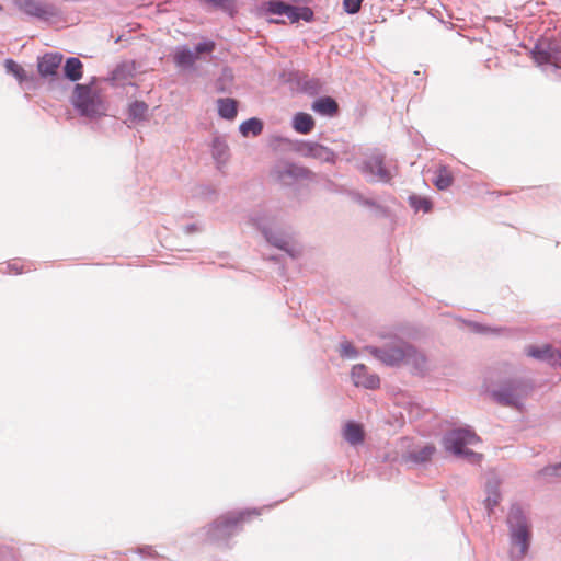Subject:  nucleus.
<instances>
[{
	"label": "nucleus",
	"instance_id": "1",
	"mask_svg": "<svg viewBox=\"0 0 561 561\" xmlns=\"http://www.w3.org/2000/svg\"><path fill=\"white\" fill-rule=\"evenodd\" d=\"M494 370L502 376L496 381L490 377V381L494 386L490 390L492 400L502 407L522 411L523 399L526 396V377L507 363L500 364Z\"/></svg>",
	"mask_w": 561,
	"mask_h": 561
},
{
	"label": "nucleus",
	"instance_id": "2",
	"mask_svg": "<svg viewBox=\"0 0 561 561\" xmlns=\"http://www.w3.org/2000/svg\"><path fill=\"white\" fill-rule=\"evenodd\" d=\"M256 508H244L220 515L203 528L205 539L218 546H227L229 539L239 531V526L251 516L259 515Z\"/></svg>",
	"mask_w": 561,
	"mask_h": 561
},
{
	"label": "nucleus",
	"instance_id": "3",
	"mask_svg": "<svg viewBox=\"0 0 561 561\" xmlns=\"http://www.w3.org/2000/svg\"><path fill=\"white\" fill-rule=\"evenodd\" d=\"M528 57L550 79L561 81V33L558 37L538 38Z\"/></svg>",
	"mask_w": 561,
	"mask_h": 561
},
{
	"label": "nucleus",
	"instance_id": "4",
	"mask_svg": "<svg viewBox=\"0 0 561 561\" xmlns=\"http://www.w3.org/2000/svg\"><path fill=\"white\" fill-rule=\"evenodd\" d=\"M69 102L80 117L99 121L107 115L108 107L100 90L90 85L76 83Z\"/></svg>",
	"mask_w": 561,
	"mask_h": 561
},
{
	"label": "nucleus",
	"instance_id": "5",
	"mask_svg": "<svg viewBox=\"0 0 561 561\" xmlns=\"http://www.w3.org/2000/svg\"><path fill=\"white\" fill-rule=\"evenodd\" d=\"M276 216L271 213L259 211L250 216L249 222L262 233L270 245L284 251L289 257L296 259L299 252L290 247L282 230L274 229L276 226Z\"/></svg>",
	"mask_w": 561,
	"mask_h": 561
},
{
	"label": "nucleus",
	"instance_id": "6",
	"mask_svg": "<svg viewBox=\"0 0 561 561\" xmlns=\"http://www.w3.org/2000/svg\"><path fill=\"white\" fill-rule=\"evenodd\" d=\"M506 524L510 529V559L522 561L526 556V514L518 503L511 505Z\"/></svg>",
	"mask_w": 561,
	"mask_h": 561
},
{
	"label": "nucleus",
	"instance_id": "7",
	"mask_svg": "<svg viewBox=\"0 0 561 561\" xmlns=\"http://www.w3.org/2000/svg\"><path fill=\"white\" fill-rule=\"evenodd\" d=\"M13 5L30 19L43 23H51L53 20H60L62 11L51 2L39 0H12Z\"/></svg>",
	"mask_w": 561,
	"mask_h": 561
},
{
	"label": "nucleus",
	"instance_id": "8",
	"mask_svg": "<svg viewBox=\"0 0 561 561\" xmlns=\"http://www.w3.org/2000/svg\"><path fill=\"white\" fill-rule=\"evenodd\" d=\"M385 160L386 154L376 149L371 154L366 156L362 160L358 170L369 183H390L392 173L386 167Z\"/></svg>",
	"mask_w": 561,
	"mask_h": 561
},
{
	"label": "nucleus",
	"instance_id": "9",
	"mask_svg": "<svg viewBox=\"0 0 561 561\" xmlns=\"http://www.w3.org/2000/svg\"><path fill=\"white\" fill-rule=\"evenodd\" d=\"M62 58L60 53H46L37 59V72L42 79L48 80L50 90L62 85V78L59 73Z\"/></svg>",
	"mask_w": 561,
	"mask_h": 561
},
{
	"label": "nucleus",
	"instance_id": "10",
	"mask_svg": "<svg viewBox=\"0 0 561 561\" xmlns=\"http://www.w3.org/2000/svg\"><path fill=\"white\" fill-rule=\"evenodd\" d=\"M480 440V437L470 426L453 428L446 432L442 438L445 450L453 455L467 448L468 445L478 444Z\"/></svg>",
	"mask_w": 561,
	"mask_h": 561
},
{
	"label": "nucleus",
	"instance_id": "11",
	"mask_svg": "<svg viewBox=\"0 0 561 561\" xmlns=\"http://www.w3.org/2000/svg\"><path fill=\"white\" fill-rule=\"evenodd\" d=\"M407 342L385 344L382 346L368 345L366 350L369 354L389 367L399 366L407 357Z\"/></svg>",
	"mask_w": 561,
	"mask_h": 561
},
{
	"label": "nucleus",
	"instance_id": "12",
	"mask_svg": "<svg viewBox=\"0 0 561 561\" xmlns=\"http://www.w3.org/2000/svg\"><path fill=\"white\" fill-rule=\"evenodd\" d=\"M293 148L301 157L317 159L320 162L335 164L337 160V153L333 149L317 141L296 140Z\"/></svg>",
	"mask_w": 561,
	"mask_h": 561
},
{
	"label": "nucleus",
	"instance_id": "13",
	"mask_svg": "<svg viewBox=\"0 0 561 561\" xmlns=\"http://www.w3.org/2000/svg\"><path fill=\"white\" fill-rule=\"evenodd\" d=\"M528 357L561 369V351L550 343L528 345Z\"/></svg>",
	"mask_w": 561,
	"mask_h": 561
},
{
	"label": "nucleus",
	"instance_id": "14",
	"mask_svg": "<svg viewBox=\"0 0 561 561\" xmlns=\"http://www.w3.org/2000/svg\"><path fill=\"white\" fill-rule=\"evenodd\" d=\"M501 484L502 479L496 473H491L488 476L484 484V492L486 496L483 501L488 517H491L495 507L502 500Z\"/></svg>",
	"mask_w": 561,
	"mask_h": 561
},
{
	"label": "nucleus",
	"instance_id": "15",
	"mask_svg": "<svg viewBox=\"0 0 561 561\" xmlns=\"http://www.w3.org/2000/svg\"><path fill=\"white\" fill-rule=\"evenodd\" d=\"M351 377L354 385L365 389L374 390L380 387V378L377 374H370L364 364H356L352 367Z\"/></svg>",
	"mask_w": 561,
	"mask_h": 561
},
{
	"label": "nucleus",
	"instance_id": "16",
	"mask_svg": "<svg viewBox=\"0 0 561 561\" xmlns=\"http://www.w3.org/2000/svg\"><path fill=\"white\" fill-rule=\"evenodd\" d=\"M311 110L322 117H336L340 114L337 101L330 95H318L311 103Z\"/></svg>",
	"mask_w": 561,
	"mask_h": 561
},
{
	"label": "nucleus",
	"instance_id": "17",
	"mask_svg": "<svg viewBox=\"0 0 561 561\" xmlns=\"http://www.w3.org/2000/svg\"><path fill=\"white\" fill-rule=\"evenodd\" d=\"M436 453L433 444H426L417 450H410L401 456V462L404 465L412 463L415 466L425 465L430 462Z\"/></svg>",
	"mask_w": 561,
	"mask_h": 561
},
{
	"label": "nucleus",
	"instance_id": "18",
	"mask_svg": "<svg viewBox=\"0 0 561 561\" xmlns=\"http://www.w3.org/2000/svg\"><path fill=\"white\" fill-rule=\"evenodd\" d=\"M201 7L206 11H219L230 19L238 14L237 0H198Z\"/></svg>",
	"mask_w": 561,
	"mask_h": 561
},
{
	"label": "nucleus",
	"instance_id": "19",
	"mask_svg": "<svg viewBox=\"0 0 561 561\" xmlns=\"http://www.w3.org/2000/svg\"><path fill=\"white\" fill-rule=\"evenodd\" d=\"M407 357L404 364L410 365L414 373L419 375H425L427 371V357L424 353L416 350L415 346L408 343L407 345Z\"/></svg>",
	"mask_w": 561,
	"mask_h": 561
},
{
	"label": "nucleus",
	"instance_id": "20",
	"mask_svg": "<svg viewBox=\"0 0 561 561\" xmlns=\"http://www.w3.org/2000/svg\"><path fill=\"white\" fill-rule=\"evenodd\" d=\"M83 76V64L78 57H67L62 66V81L79 83Z\"/></svg>",
	"mask_w": 561,
	"mask_h": 561
},
{
	"label": "nucleus",
	"instance_id": "21",
	"mask_svg": "<svg viewBox=\"0 0 561 561\" xmlns=\"http://www.w3.org/2000/svg\"><path fill=\"white\" fill-rule=\"evenodd\" d=\"M210 153L217 169H221L229 159V146L221 136L214 137L210 145Z\"/></svg>",
	"mask_w": 561,
	"mask_h": 561
},
{
	"label": "nucleus",
	"instance_id": "22",
	"mask_svg": "<svg viewBox=\"0 0 561 561\" xmlns=\"http://www.w3.org/2000/svg\"><path fill=\"white\" fill-rule=\"evenodd\" d=\"M285 176L291 178L294 180H310L313 176V172L304 165H299L295 162H287L282 170L277 171L278 180H283Z\"/></svg>",
	"mask_w": 561,
	"mask_h": 561
},
{
	"label": "nucleus",
	"instance_id": "23",
	"mask_svg": "<svg viewBox=\"0 0 561 561\" xmlns=\"http://www.w3.org/2000/svg\"><path fill=\"white\" fill-rule=\"evenodd\" d=\"M286 18L291 24L304 21L306 23H312L316 20L314 12L307 4L305 5H293L289 4L287 9Z\"/></svg>",
	"mask_w": 561,
	"mask_h": 561
},
{
	"label": "nucleus",
	"instance_id": "24",
	"mask_svg": "<svg viewBox=\"0 0 561 561\" xmlns=\"http://www.w3.org/2000/svg\"><path fill=\"white\" fill-rule=\"evenodd\" d=\"M343 437L352 446H357L364 443L365 432L360 423L350 420L343 427Z\"/></svg>",
	"mask_w": 561,
	"mask_h": 561
},
{
	"label": "nucleus",
	"instance_id": "25",
	"mask_svg": "<svg viewBox=\"0 0 561 561\" xmlns=\"http://www.w3.org/2000/svg\"><path fill=\"white\" fill-rule=\"evenodd\" d=\"M288 5H289V3H286L282 0L262 1L256 7V14L259 16H265L268 14L286 16Z\"/></svg>",
	"mask_w": 561,
	"mask_h": 561
},
{
	"label": "nucleus",
	"instance_id": "26",
	"mask_svg": "<svg viewBox=\"0 0 561 561\" xmlns=\"http://www.w3.org/2000/svg\"><path fill=\"white\" fill-rule=\"evenodd\" d=\"M173 60L179 68L192 69L197 60V55L187 45H182L176 47Z\"/></svg>",
	"mask_w": 561,
	"mask_h": 561
},
{
	"label": "nucleus",
	"instance_id": "27",
	"mask_svg": "<svg viewBox=\"0 0 561 561\" xmlns=\"http://www.w3.org/2000/svg\"><path fill=\"white\" fill-rule=\"evenodd\" d=\"M218 116L226 121H234L238 115L239 101L233 98H220L216 101Z\"/></svg>",
	"mask_w": 561,
	"mask_h": 561
},
{
	"label": "nucleus",
	"instance_id": "28",
	"mask_svg": "<svg viewBox=\"0 0 561 561\" xmlns=\"http://www.w3.org/2000/svg\"><path fill=\"white\" fill-rule=\"evenodd\" d=\"M316 126V121L311 114L306 112H297L291 118L293 129L301 135L310 134Z\"/></svg>",
	"mask_w": 561,
	"mask_h": 561
},
{
	"label": "nucleus",
	"instance_id": "29",
	"mask_svg": "<svg viewBox=\"0 0 561 561\" xmlns=\"http://www.w3.org/2000/svg\"><path fill=\"white\" fill-rule=\"evenodd\" d=\"M299 91L309 96H318L322 90V82L319 78H309L307 75L300 72L298 82L296 83Z\"/></svg>",
	"mask_w": 561,
	"mask_h": 561
},
{
	"label": "nucleus",
	"instance_id": "30",
	"mask_svg": "<svg viewBox=\"0 0 561 561\" xmlns=\"http://www.w3.org/2000/svg\"><path fill=\"white\" fill-rule=\"evenodd\" d=\"M149 105L145 101L135 100L127 108L128 119L133 123H141L148 119Z\"/></svg>",
	"mask_w": 561,
	"mask_h": 561
},
{
	"label": "nucleus",
	"instance_id": "31",
	"mask_svg": "<svg viewBox=\"0 0 561 561\" xmlns=\"http://www.w3.org/2000/svg\"><path fill=\"white\" fill-rule=\"evenodd\" d=\"M238 129L239 133L245 138L257 137L264 129V122L261 118L253 116L243 121L239 125Z\"/></svg>",
	"mask_w": 561,
	"mask_h": 561
},
{
	"label": "nucleus",
	"instance_id": "32",
	"mask_svg": "<svg viewBox=\"0 0 561 561\" xmlns=\"http://www.w3.org/2000/svg\"><path fill=\"white\" fill-rule=\"evenodd\" d=\"M454 183V175L447 165H439L435 172L433 184L438 191H446Z\"/></svg>",
	"mask_w": 561,
	"mask_h": 561
},
{
	"label": "nucleus",
	"instance_id": "33",
	"mask_svg": "<svg viewBox=\"0 0 561 561\" xmlns=\"http://www.w3.org/2000/svg\"><path fill=\"white\" fill-rule=\"evenodd\" d=\"M409 206L415 211H423L424 214H428L433 210L434 203L430 197L422 196L419 194H411L408 197Z\"/></svg>",
	"mask_w": 561,
	"mask_h": 561
},
{
	"label": "nucleus",
	"instance_id": "34",
	"mask_svg": "<svg viewBox=\"0 0 561 561\" xmlns=\"http://www.w3.org/2000/svg\"><path fill=\"white\" fill-rule=\"evenodd\" d=\"M4 68L7 73L14 77L19 83H24L32 79V77L27 75L25 69L12 58H7L4 60Z\"/></svg>",
	"mask_w": 561,
	"mask_h": 561
},
{
	"label": "nucleus",
	"instance_id": "35",
	"mask_svg": "<svg viewBox=\"0 0 561 561\" xmlns=\"http://www.w3.org/2000/svg\"><path fill=\"white\" fill-rule=\"evenodd\" d=\"M134 62H121L111 72V80L119 81L134 77Z\"/></svg>",
	"mask_w": 561,
	"mask_h": 561
},
{
	"label": "nucleus",
	"instance_id": "36",
	"mask_svg": "<svg viewBox=\"0 0 561 561\" xmlns=\"http://www.w3.org/2000/svg\"><path fill=\"white\" fill-rule=\"evenodd\" d=\"M463 323L476 334H499L501 328L490 327L477 321L463 320Z\"/></svg>",
	"mask_w": 561,
	"mask_h": 561
},
{
	"label": "nucleus",
	"instance_id": "37",
	"mask_svg": "<svg viewBox=\"0 0 561 561\" xmlns=\"http://www.w3.org/2000/svg\"><path fill=\"white\" fill-rule=\"evenodd\" d=\"M454 456H456L458 458L466 459L468 462H470L472 465L480 463V461L483 458L482 454L477 453L468 447L459 450V453H456Z\"/></svg>",
	"mask_w": 561,
	"mask_h": 561
},
{
	"label": "nucleus",
	"instance_id": "38",
	"mask_svg": "<svg viewBox=\"0 0 561 561\" xmlns=\"http://www.w3.org/2000/svg\"><path fill=\"white\" fill-rule=\"evenodd\" d=\"M359 355L358 350L351 342H342L340 344V356L347 359H355Z\"/></svg>",
	"mask_w": 561,
	"mask_h": 561
},
{
	"label": "nucleus",
	"instance_id": "39",
	"mask_svg": "<svg viewBox=\"0 0 561 561\" xmlns=\"http://www.w3.org/2000/svg\"><path fill=\"white\" fill-rule=\"evenodd\" d=\"M216 47V43L213 41V39H203L201 42H198L197 44H195L194 46V50L195 54H201V53H213L214 49Z\"/></svg>",
	"mask_w": 561,
	"mask_h": 561
},
{
	"label": "nucleus",
	"instance_id": "40",
	"mask_svg": "<svg viewBox=\"0 0 561 561\" xmlns=\"http://www.w3.org/2000/svg\"><path fill=\"white\" fill-rule=\"evenodd\" d=\"M364 0H343L342 7L347 14H356L359 12Z\"/></svg>",
	"mask_w": 561,
	"mask_h": 561
},
{
	"label": "nucleus",
	"instance_id": "41",
	"mask_svg": "<svg viewBox=\"0 0 561 561\" xmlns=\"http://www.w3.org/2000/svg\"><path fill=\"white\" fill-rule=\"evenodd\" d=\"M350 196L353 198L354 202H356L357 204L364 206V207H368L370 209H373V207L375 206V203L376 201L373 199V198H368V197H365L362 193L359 192H355V191H352L350 192Z\"/></svg>",
	"mask_w": 561,
	"mask_h": 561
},
{
	"label": "nucleus",
	"instance_id": "42",
	"mask_svg": "<svg viewBox=\"0 0 561 561\" xmlns=\"http://www.w3.org/2000/svg\"><path fill=\"white\" fill-rule=\"evenodd\" d=\"M224 78H227L230 81L233 79V76H232V72H231L230 68H224L221 77L218 78L217 81H216L215 89H216V91L218 93H226L227 92V89L225 88V85L222 83Z\"/></svg>",
	"mask_w": 561,
	"mask_h": 561
},
{
	"label": "nucleus",
	"instance_id": "43",
	"mask_svg": "<svg viewBox=\"0 0 561 561\" xmlns=\"http://www.w3.org/2000/svg\"><path fill=\"white\" fill-rule=\"evenodd\" d=\"M300 77V71L298 70H289V71H282L279 73V79L285 83H297Z\"/></svg>",
	"mask_w": 561,
	"mask_h": 561
},
{
	"label": "nucleus",
	"instance_id": "44",
	"mask_svg": "<svg viewBox=\"0 0 561 561\" xmlns=\"http://www.w3.org/2000/svg\"><path fill=\"white\" fill-rule=\"evenodd\" d=\"M373 213L378 218H389L391 216V210L388 206L381 205L379 203H375L373 207Z\"/></svg>",
	"mask_w": 561,
	"mask_h": 561
},
{
	"label": "nucleus",
	"instance_id": "45",
	"mask_svg": "<svg viewBox=\"0 0 561 561\" xmlns=\"http://www.w3.org/2000/svg\"><path fill=\"white\" fill-rule=\"evenodd\" d=\"M548 186H528V197H535L536 195L543 196L548 194Z\"/></svg>",
	"mask_w": 561,
	"mask_h": 561
},
{
	"label": "nucleus",
	"instance_id": "46",
	"mask_svg": "<svg viewBox=\"0 0 561 561\" xmlns=\"http://www.w3.org/2000/svg\"><path fill=\"white\" fill-rule=\"evenodd\" d=\"M545 473L548 476L561 477V461L546 467Z\"/></svg>",
	"mask_w": 561,
	"mask_h": 561
},
{
	"label": "nucleus",
	"instance_id": "47",
	"mask_svg": "<svg viewBox=\"0 0 561 561\" xmlns=\"http://www.w3.org/2000/svg\"><path fill=\"white\" fill-rule=\"evenodd\" d=\"M136 551L141 557H156V554H157L151 546L138 547Z\"/></svg>",
	"mask_w": 561,
	"mask_h": 561
},
{
	"label": "nucleus",
	"instance_id": "48",
	"mask_svg": "<svg viewBox=\"0 0 561 561\" xmlns=\"http://www.w3.org/2000/svg\"><path fill=\"white\" fill-rule=\"evenodd\" d=\"M519 53L516 49H510L508 50V59L511 62H513L515 66H522L519 61Z\"/></svg>",
	"mask_w": 561,
	"mask_h": 561
},
{
	"label": "nucleus",
	"instance_id": "49",
	"mask_svg": "<svg viewBox=\"0 0 561 561\" xmlns=\"http://www.w3.org/2000/svg\"><path fill=\"white\" fill-rule=\"evenodd\" d=\"M201 193L205 196H213L217 194L216 190L210 185H202Z\"/></svg>",
	"mask_w": 561,
	"mask_h": 561
},
{
	"label": "nucleus",
	"instance_id": "50",
	"mask_svg": "<svg viewBox=\"0 0 561 561\" xmlns=\"http://www.w3.org/2000/svg\"><path fill=\"white\" fill-rule=\"evenodd\" d=\"M7 270L9 273H13V274L22 273V266H20L18 263H8Z\"/></svg>",
	"mask_w": 561,
	"mask_h": 561
},
{
	"label": "nucleus",
	"instance_id": "51",
	"mask_svg": "<svg viewBox=\"0 0 561 561\" xmlns=\"http://www.w3.org/2000/svg\"><path fill=\"white\" fill-rule=\"evenodd\" d=\"M183 231L186 234H192L194 232L199 231V228H198V226L196 224H187L186 226H184Z\"/></svg>",
	"mask_w": 561,
	"mask_h": 561
},
{
	"label": "nucleus",
	"instance_id": "52",
	"mask_svg": "<svg viewBox=\"0 0 561 561\" xmlns=\"http://www.w3.org/2000/svg\"><path fill=\"white\" fill-rule=\"evenodd\" d=\"M98 80H99L98 77H91L90 80L88 82H85L84 84L90 85L91 89H98L96 88Z\"/></svg>",
	"mask_w": 561,
	"mask_h": 561
},
{
	"label": "nucleus",
	"instance_id": "53",
	"mask_svg": "<svg viewBox=\"0 0 561 561\" xmlns=\"http://www.w3.org/2000/svg\"><path fill=\"white\" fill-rule=\"evenodd\" d=\"M268 22L274 23V24H284L285 23V21L280 20V19H270Z\"/></svg>",
	"mask_w": 561,
	"mask_h": 561
},
{
	"label": "nucleus",
	"instance_id": "54",
	"mask_svg": "<svg viewBox=\"0 0 561 561\" xmlns=\"http://www.w3.org/2000/svg\"><path fill=\"white\" fill-rule=\"evenodd\" d=\"M293 2H296V3H304V4H308L311 2V0H291Z\"/></svg>",
	"mask_w": 561,
	"mask_h": 561
},
{
	"label": "nucleus",
	"instance_id": "55",
	"mask_svg": "<svg viewBox=\"0 0 561 561\" xmlns=\"http://www.w3.org/2000/svg\"><path fill=\"white\" fill-rule=\"evenodd\" d=\"M527 387H528V392L530 390H533V388L535 387L534 382L528 378V383H527Z\"/></svg>",
	"mask_w": 561,
	"mask_h": 561
},
{
	"label": "nucleus",
	"instance_id": "56",
	"mask_svg": "<svg viewBox=\"0 0 561 561\" xmlns=\"http://www.w3.org/2000/svg\"><path fill=\"white\" fill-rule=\"evenodd\" d=\"M270 260L275 261V262H278V261H279V256H277V255H272V256H270Z\"/></svg>",
	"mask_w": 561,
	"mask_h": 561
},
{
	"label": "nucleus",
	"instance_id": "57",
	"mask_svg": "<svg viewBox=\"0 0 561 561\" xmlns=\"http://www.w3.org/2000/svg\"><path fill=\"white\" fill-rule=\"evenodd\" d=\"M342 151H343L344 153H348V152H350V150H348V145H345V146H344V148L342 149Z\"/></svg>",
	"mask_w": 561,
	"mask_h": 561
},
{
	"label": "nucleus",
	"instance_id": "58",
	"mask_svg": "<svg viewBox=\"0 0 561 561\" xmlns=\"http://www.w3.org/2000/svg\"><path fill=\"white\" fill-rule=\"evenodd\" d=\"M530 536H531V534H530V529L528 528V535H527V538H528V546L530 545Z\"/></svg>",
	"mask_w": 561,
	"mask_h": 561
},
{
	"label": "nucleus",
	"instance_id": "59",
	"mask_svg": "<svg viewBox=\"0 0 561 561\" xmlns=\"http://www.w3.org/2000/svg\"><path fill=\"white\" fill-rule=\"evenodd\" d=\"M518 46H519V47H523V48H525V47H526V45H525L524 41H523V42H520Z\"/></svg>",
	"mask_w": 561,
	"mask_h": 561
},
{
	"label": "nucleus",
	"instance_id": "60",
	"mask_svg": "<svg viewBox=\"0 0 561 561\" xmlns=\"http://www.w3.org/2000/svg\"><path fill=\"white\" fill-rule=\"evenodd\" d=\"M280 270H282L280 274H284L285 266H282Z\"/></svg>",
	"mask_w": 561,
	"mask_h": 561
},
{
	"label": "nucleus",
	"instance_id": "61",
	"mask_svg": "<svg viewBox=\"0 0 561 561\" xmlns=\"http://www.w3.org/2000/svg\"><path fill=\"white\" fill-rule=\"evenodd\" d=\"M3 11V7L2 4L0 3V13Z\"/></svg>",
	"mask_w": 561,
	"mask_h": 561
}]
</instances>
